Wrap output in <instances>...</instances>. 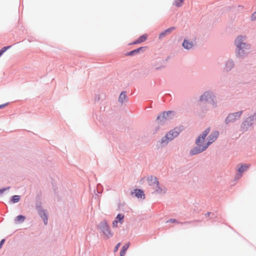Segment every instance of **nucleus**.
<instances>
[{
    "mask_svg": "<svg viewBox=\"0 0 256 256\" xmlns=\"http://www.w3.org/2000/svg\"><path fill=\"white\" fill-rule=\"evenodd\" d=\"M250 167V165L244 164L241 166L238 169V172L242 174L246 170Z\"/></svg>",
    "mask_w": 256,
    "mask_h": 256,
    "instance_id": "obj_14",
    "label": "nucleus"
},
{
    "mask_svg": "<svg viewBox=\"0 0 256 256\" xmlns=\"http://www.w3.org/2000/svg\"><path fill=\"white\" fill-rule=\"evenodd\" d=\"M120 246V243L119 242L118 244H117L116 246L114 248V252H116L118 251V250Z\"/></svg>",
    "mask_w": 256,
    "mask_h": 256,
    "instance_id": "obj_24",
    "label": "nucleus"
},
{
    "mask_svg": "<svg viewBox=\"0 0 256 256\" xmlns=\"http://www.w3.org/2000/svg\"><path fill=\"white\" fill-rule=\"evenodd\" d=\"M134 54H136V53L134 52V50H132V51L130 52H128V55L131 56V55Z\"/></svg>",
    "mask_w": 256,
    "mask_h": 256,
    "instance_id": "obj_33",
    "label": "nucleus"
},
{
    "mask_svg": "<svg viewBox=\"0 0 256 256\" xmlns=\"http://www.w3.org/2000/svg\"><path fill=\"white\" fill-rule=\"evenodd\" d=\"M5 242V240L3 239L0 242V249L2 248V246L4 244V242Z\"/></svg>",
    "mask_w": 256,
    "mask_h": 256,
    "instance_id": "obj_31",
    "label": "nucleus"
},
{
    "mask_svg": "<svg viewBox=\"0 0 256 256\" xmlns=\"http://www.w3.org/2000/svg\"><path fill=\"white\" fill-rule=\"evenodd\" d=\"M26 218L22 215L18 216L16 218V220L18 222H22Z\"/></svg>",
    "mask_w": 256,
    "mask_h": 256,
    "instance_id": "obj_20",
    "label": "nucleus"
},
{
    "mask_svg": "<svg viewBox=\"0 0 256 256\" xmlns=\"http://www.w3.org/2000/svg\"><path fill=\"white\" fill-rule=\"evenodd\" d=\"M118 220H115L113 222H112V226L114 227H117L118 226Z\"/></svg>",
    "mask_w": 256,
    "mask_h": 256,
    "instance_id": "obj_27",
    "label": "nucleus"
},
{
    "mask_svg": "<svg viewBox=\"0 0 256 256\" xmlns=\"http://www.w3.org/2000/svg\"><path fill=\"white\" fill-rule=\"evenodd\" d=\"M9 188H10V187H8L6 188L0 189V194H2L6 190H8Z\"/></svg>",
    "mask_w": 256,
    "mask_h": 256,
    "instance_id": "obj_30",
    "label": "nucleus"
},
{
    "mask_svg": "<svg viewBox=\"0 0 256 256\" xmlns=\"http://www.w3.org/2000/svg\"><path fill=\"white\" fill-rule=\"evenodd\" d=\"M177 222V223H178V222L176 219H170V220H168L166 222Z\"/></svg>",
    "mask_w": 256,
    "mask_h": 256,
    "instance_id": "obj_28",
    "label": "nucleus"
},
{
    "mask_svg": "<svg viewBox=\"0 0 256 256\" xmlns=\"http://www.w3.org/2000/svg\"><path fill=\"white\" fill-rule=\"evenodd\" d=\"M2 54V52H0V56Z\"/></svg>",
    "mask_w": 256,
    "mask_h": 256,
    "instance_id": "obj_36",
    "label": "nucleus"
},
{
    "mask_svg": "<svg viewBox=\"0 0 256 256\" xmlns=\"http://www.w3.org/2000/svg\"><path fill=\"white\" fill-rule=\"evenodd\" d=\"M172 112L168 111V112H164L162 114L158 116L157 118L158 120H160L161 121H163L166 118V117L169 114H170Z\"/></svg>",
    "mask_w": 256,
    "mask_h": 256,
    "instance_id": "obj_13",
    "label": "nucleus"
},
{
    "mask_svg": "<svg viewBox=\"0 0 256 256\" xmlns=\"http://www.w3.org/2000/svg\"><path fill=\"white\" fill-rule=\"evenodd\" d=\"M20 200V196L18 195L13 196L12 201V202L15 203L18 202Z\"/></svg>",
    "mask_w": 256,
    "mask_h": 256,
    "instance_id": "obj_21",
    "label": "nucleus"
},
{
    "mask_svg": "<svg viewBox=\"0 0 256 256\" xmlns=\"http://www.w3.org/2000/svg\"><path fill=\"white\" fill-rule=\"evenodd\" d=\"M243 41V37L238 36L235 42L238 48L239 54L244 53V49L248 50L249 48V46L244 42Z\"/></svg>",
    "mask_w": 256,
    "mask_h": 256,
    "instance_id": "obj_5",
    "label": "nucleus"
},
{
    "mask_svg": "<svg viewBox=\"0 0 256 256\" xmlns=\"http://www.w3.org/2000/svg\"><path fill=\"white\" fill-rule=\"evenodd\" d=\"M142 48V47H141V48H138V49H136V50H134V52H135V53L138 52H140V50Z\"/></svg>",
    "mask_w": 256,
    "mask_h": 256,
    "instance_id": "obj_32",
    "label": "nucleus"
},
{
    "mask_svg": "<svg viewBox=\"0 0 256 256\" xmlns=\"http://www.w3.org/2000/svg\"><path fill=\"white\" fill-rule=\"evenodd\" d=\"M210 131V128H207L202 133V135L199 136L197 140H196V144L198 146L199 148H195L192 150H190V154L192 155H194L196 154H198L200 153L201 152L204 151L206 148V146H202L201 144L204 141L206 136L209 133Z\"/></svg>",
    "mask_w": 256,
    "mask_h": 256,
    "instance_id": "obj_1",
    "label": "nucleus"
},
{
    "mask_svg": "<svg viewBox=\"0 0 256 256\" xmlns=\"http://www.w3.org/2000/svg\"><path fill=\"white\" fill-rule=\"evenodd\" d=\"M180 130L179 128H176L170 130L166 136L162 139V144H167L169 141L172 140L180 134Z\"/></svg>",
    "mask_w": 256,
    "mask_h": 256,
    "instance_id": "obj_4",
    "label": "nucleus"
},
{
    "mask_svg": "<svg viewBox=\"0 0 256 256\" xmlns=\"http://www.w3.org/2000/svg\"><path fill=\"white\" fill-rule=\"evenodd\" d=\"M11 47L10 46H4V47H3L0 50V52H2V54L6 50H8V49H9Z\"/></svg>",
    "mask_w": 256,
    "mask_h": 256,
    "instance_id": "obj_23",
    "label": "nucleus"
},
{
    "mask_svg": "<svg viewBox=\"0 0 256 256\" xmlns=\"http://www.w3.org/2000/svg\"><path fill=\"white\" fill-rule=\"evenodd\" d=\"M148 185L152 187L154 192L158 194L164 193L165 190H162L159 186V182L158 178L155 176H150L148 178Z\"/></svg>",
    "mask_w": 256,
    "mask_h": 256,
    "instance_id": "obj_2",
    "label": "nucleus"
},
{
    "mask_svg": "<svg viewBox=\"0 0 256 256\" xmlns=\"http://www.w3.org/2000/svg\"><path fill=\"white\" fill-rule=\"evenodd\" d=\"M242 174L239 172L238 174L236 175V178L237 179H240V178H241L242 177Z\"/></svg>",
    "mask_w": 256,
    "mask_h": 256,
    "instance_id": "obj_29",
    "label": "nucleus"
},
{
    "mask_svg": "<svg viewBox=\"0 0 256 256\" xmlns=\"http://www.w3.org/2000/svg\"><path fill=\"white\" fill-rule=\"evenodd\" d=\"M166 35V33L165 32H161L160 35H159V38H164Z\"/></svg>",
    "mask_w": 256,
    "mask_h": 256,
    "instance_id": "obj_25",
    "label": "nucleus"
},
{
    "mask_svg": "<svg viewBox=\"0 0 256 256\" xmlns=\"http://www.w3.org/2000/svg\"><path fill=\"white\" fill-rule=\"evenodd\" d=\"M126 98V94L125 92H122L119 97V101L121 102H124Z\"/></svg>",
    "mask_w": 256,
    "mask_h": 256,
    "instance_id": "obj_16",
    "label": "nucleus"
},
{
    "mask_svg": "<svg viewBox=\"0 0 256 256\" xmlns=\"http://www.w3.org/2000/svg\"><path fill=\"white\" fill-rule=\"evenodd\" d=\"M100 227L106 238H110L112 236V233L110 230L106 222H102Z\"/></svg>",
    "mask_w": 256,
    "mask_h": 256,
    "instance_id": "obj_6",
    "label": "nucleus"
},
{
    "mask_svg": "<svg viewBox=\"0 0 256 256\" xmlns=\"http://www.w3.org/2000/svg\"><path fill=\"white\" fill-rule=\"evenodd\" d=\"M184 0H174V4L178 7L181 6Z\"/></svg>",
    "mask_w": 256,
    "mask_h": 256,
    "instance_id": "obj_17",
    "label": "nucleus"
},
{
    "mask_svg": "<svg viewBox=\"0 0 256 256\" xmlns=\"http://www.w3.org/2000/svg\"><path fill=\"white\" fill-rule=\"evenodd\" d=\"M182 46L186 49L189 50L193 46V44L192 42H188V40H184Z\"/></svg>",
    "mask_w": 256,
    "mask_h": 256,
    "instance_id": "obj_11",
    "label": "nucleus"
},
{
    "mask_svg": "<svg viewBox=\"0 0 256 256\" xmlns=\"http://www.w3.org/2000/svg\"><path fill=\"white\" fill-rule=\"evenodd\" d=\"M242 112H240L229 114L226 120V122L228 124L235 122L240 118Z\"/></svg>",
    "mask_w": 256,
    "mask_h": 256,
    "instance_id": "obj_7",
    "label": "nucleus"
},
{
    "mask_svg": "<svg viewBox=\"0 0 256 256\" xmlns=\"http://www.w3.org/2000/svg\"><path fill=\"white\" fill-rule=\"evenodd\" d=\"M234 66V64L232 61H228L226 64V70H229Z\"/></svg>",
    "mask_w": 256,
    "mask_h": 256,
    "instance_id": "obj_19",
    "label": "nucleus"
},
{
    "mask_svg": "<svg viewBox=\"0 0 256 256\" xmlns=\"http://www.w3.org/2000/svg\"><path fill=\"white\" fill-rule=\"evenodd\" d=\"M132 194H135V196L138 198L144 199L145 196L142 191L139 189H136L134 190Z\"/></svg>",
    "mask_w": 256,
    "mask_h": 256,
    "instance_id": "obj_9",
    "label": "nucleus"
},
{
    "mask_svg": "<svg viewBox=\"0 0 256 256\" xmlns=\"http://www.w3.org/2000/svg\"><path fill=\"white\" fill-rule=\"evenodd\" d=\"M130 245V242H128L122 246V248L120 250V256H124L126 251Z\"/></svg>",
    "mask_w": 256,
    "mask_h": 256,
    "instance_id": "obj_12",
    "label": "nucleus"
},
{
    "mask_svg": "<svg viewBox=\"0 0 256 256\" xmlns=\"http://www.w3.org/2000/svg\"><path fill=\"white\" fill-rule=\"evenodd\" d=\"M174 29H175L174 27H171V28H170L166 30H164V32L166 34H170L171 32H172Z\"/></svg>",
    "mask_w": 256,
    "mask_h": 256,
    "instance_id": "obj_22",
    "label": "nucleus"
},
{
    "mask_svg": "<svg viewBox=\"0 0 256 256\" xmlns=\"http://www.w3.org/2000/svg\"><path fill=\"white\" fill-rule=\"evenodd\" d=\"M214 98L215 97L212 93L206 92L200 96V101L204 104H207L214 107L216 106Z\"/></svg>",
    "mask_w": 256,
    "mask_h": 256,
    "instance_id": "obj_3",
    "label": "nucleus"
},
{
    "mask_svg": "<svg viewBox=\"0 0 256 256\" xmlns=\"http://www.w3.org/2000/svg\"><path fill=\"white\" fill-rule=\"evenodd\" d=\"M6 105H7L6 104H0V108H4Z\"/></svg>",
    "mask_w": 256,
    "mask_h": 256,
    "instance_id": "obj_34",
    "label": "nucleus"
},
{
    "mask_svg": "<svg viewBox=\"0 0 256 256\" xmlns=\"http://www.w3.org/2000/svg\"><path fill=\"white\" fill-rule=\"evenodd\" d=\"M124 218V215L122 214H118L116 216V220L119 222L120 224H122L123 222V220Z\"/></svg>",
    "mask_w": 256,
    "mask_h": 256,
    "instance_id": "obj_18",
    "label": "nucleus"
},
{
    "mask_svg": "<svg viewBox=\"0 0 256 256\" xmlns=\"http://www.w3.org/2000/svg\"><path fill=\"white\" fill-rule=\"evenodd\" d=\"M251 19L252 20H256V12H254L251 16Z\"/></svg>",
    "mask_w": 256,
    "mask_h": 256,
    "instance_id": "obj_26",
    "label": "nucleus"
},
{
    "mask_svg": "<svg viewBox=\"0 0 256 256\" xmlns=\"http://www.w3.org/2000/svg\"><path fill=\"white\" fill-rule=\"evenodd\" d=\"M218 132L217 131H215L212 132L208 138V142L204 144L205 146H206V148L212 144L214 142L218 136Z\"/></svg>",
    "mask_w": 256,
    "mask_h": 256,
    "instance_id": "obj_8",
    "label": "nucleus"
},
{
    "mask_svg": "<svg viewBox=\"0 0 256 256\" xmlns=\"http://www.w3.org/2000/svg\"><path fill=\"white\" fill-rule=\"evenodd\" d=\"M210 212H208V213L206 214V215H207L208 216H210Z\"/></svg>",
    "mask_w": 256,
    "mask_h": 256,
    "instance_id": "obj_35",
    "label": "nucleus"
},
{
    "mask_svg": "<svg viewBox=\"0 0 256 256\" xmlns=\"http://www.w3.org/2000/svg\"><path fill=\"white\" fill-rule=\"evenodd\" d=\"M40 215L41 217L42 218L44 224H47V221H48V218L47 215L45 212L44 210H42L40 212Z\"/></svg>",
    "mask_w": 256,
    "mask_h": 256,
    "instance_id": "obj_15",
    "label": "nucleus"
},
{
    "mask_svg": "<svg viewBox=\"0 0 256 256\" xmlns=\"http://www.w3.org/2000/svg\"><path fill=\"white\" fill-rule=\"evenodd\" d=\"M148 38V34H144L142 36H140L138 40H136V41H134L132 44H140L141 42H142L146 40Z\"/></svg>",
    "mask_w": 256,
    "mask_h": 256,
    "instance_id": "obj_10",
    "label": "nucleus"
}]
</instances>
